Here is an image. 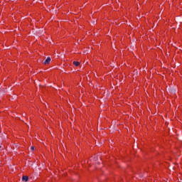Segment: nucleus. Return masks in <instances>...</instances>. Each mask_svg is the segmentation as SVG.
<instances>
[{"mask_svg":"<svg viewBox=\"0 0 182 182\" xmlns=\"http://www.w3.org/2000/svg\"><path fill=\"white\" fill-rule=\"evenodd\" d=\"M50 60H51L50 57H48L43 63L44 65H49V63H50Z\"/></svg>","mask_w":182,"mask_h":182,"instance_id":"f257e3e1","label":"nucleus"},{"mask_svg":"<svg viewBox=\"0 0 182 182\" xmlns=\"http://www.w3.org/2000/svg\"><path fill=\"white\" fill-rule=\"evenodd\" d=\"M29 180V177H28L27 176H23L22 177V181H26V182H28Z\"/></svg>","mask_w":182,"mask_h":182,"instance_id":"f03ea898","label":"nucleus"},{"mask_svg":"<svg viewBox=\"0 0 182 182\" xmlns=\"http://www.w3.org/2000/svg\"><path fill=\"white\" fill-rule=\"evenodd\" d=\"M73 65L75 66H79V65H80V63L77 62V61H73Z\"/></svg>","mask_w":182,"mask_h":182,"instance_id":"7ed1b4c3","label":"nucleus"},{"mask_svg":"<svg viewBox=\"0 0 182 182\" xmlns=\"http://www.w3.org/2000/svg\"><path fill=\"white\" fill-rule=\"evenodd\" d=\"M31 150H32V151H33V150H35V146H31Z\"/></svg>","mask_w":182,"mask_h":182,"instance_id":"20e7f679","label":"nucleus"},{"mask_svg":"<svg viewBox=\"0 0 182 182\" xmlns=\"http://www.w3.org/2000/svg\"><path fill=\"white\" fill-rule=\"evenodd\" d=\"M1 146H0V149H1Z\"/></svg>","mask_w":182,"mask_h":182,"instance_id":"39448f33","label":"nucleus"}]
</instances>
